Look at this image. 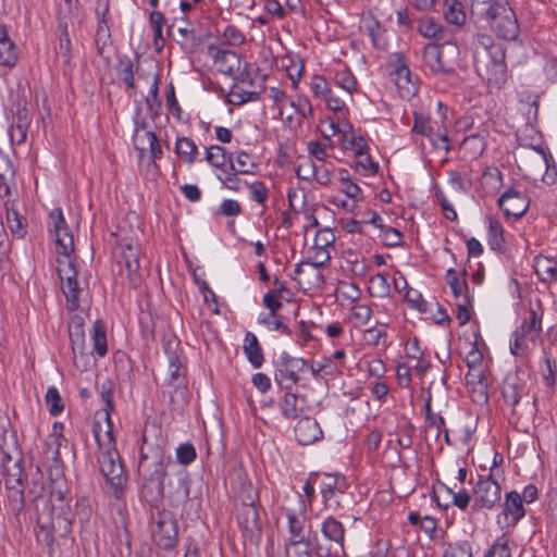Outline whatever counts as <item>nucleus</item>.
I'll return each instance as SVG.
<instances>
[{"label":"nucleus","mask_w":557,"mask_h":557,"mask_svg":"<svg viewBox=\"0 0 557 557\" xmlns=\"http://www.w3.org/2000/svg\"><path fill=\"white\" fill-rule=\"evenodd\" d=\"M101 398L104 403L103 411L100 413L103 419L95 421L92 432L98 445V463L100 471L106 478L108 484L112 488L114 495L120 497L123 494L127 478L116 450L115 437L113 435V424L110 417L111 411L114 409L112 398V384L110 381L101 385Z\"/></svg>","instance_id":"obj_1"},{"label":"nucleus","mask_w":557,"mask_h":557,"mask_svg":"<svg viewBox=\"0 0 557 557\" xmlns=\"http://www.w3.org/2000/svg\"><path fill=\"white\" fill-rule=\"evenodd\" d=\"M473 63L476 72L490 84L502 85L507 78L505 52L488 35L479 34L473 41Z\"/></svg>","instance_id":"obj_2"},{"label":"nucleus","mask_w":557,"mask_h":557,"mask_svg":"<svg viewBox=\"0 0 557 557\" xmlns=\"http://www.w3.org/2000/svg\"><path fill=\"white\" fill-rule=\"evenodd\" d=\"M475 15L484 20L499 38L508 41L518 38L520 26L507 0H496Z\"/></svg>","instance_id":"obj_3"},{"label":"nucleus","mask_w":557,"mask_h":557,"mask_svg":"<svg viewBox=\"0 0 557 557\" xmlns=\"http://www.w3.org/2000/svg\"><path fill=\"white\" fill-rule=\"evenodd\" d=\"M171 457L166 456L159 446H150L140 450L138 472L144 481L145 488L154 490L158 494L163 492V482Z\"/></svg>","instance_id":"obj_4"},{"label":"nucleus","mask_w":557,"mask_h":557,"mask_svg":"<svg viewBox=\"0 0 557 557\" xmlns=\"http://www.w3.org/2000/svg\"><path fill=\"white\" fill-rule=\"evenodd\" d=\"M121 260H120V275L127 280L131 288H139L144 282L141 268L139 263L140 250L139 246L133 239H122Z\"/></svg>","instance_id":"obj_5"},{"label":"nucleus","mask_w":557,"mask_h":557,"mask_svg":"<svg viewBox=\"0 0 557 557\" xmlns=\"http://www.w3.org/2000/svg\"><path fill=\"white\" fill-rule=\"evenodd\" d=\"M165 352L169 360V379L165 384L169 388H173L172 401L178 397L182 403H185L188 393L186 359L182 355V350H165ZM170 392L172 393V391Z\"/></svg>","instance_id":"obj_6"},{"label":"nucleus","mask_w":557,"mask_h":557,"mask_svg":"<svg viewBox=\"0 0 557 557\" xmlns=\"http://www.w3.org/2000/svg\"><path fill=\"white\" fill-rule=\"evenodd\" d=\"M456 51L457 47L447 41L442 45L429 44L423 49V63L435 74L450 75L455 73V61L449 59L448 54Z\"/></svg>","instance_id":"obj_7"},{"label":"nucleus","mask_w":557,"mask_h":557,"mask_svg":"<svg viewBox=\"0 0 557 557\" xmlns=\"http://www.w3.org/2000/svg\"><path fill=\"white\" fill-rule=\"evenodd\" d=\"M58 275L62 282V293L65 297L66 309L75 312L81 308V299L84 289L79 286L78 270L74 260H67L65 267L58 269Z\"/></svg>","instance_id":"obj_8"},{"label":"nucleus","mask_w":557,"mask_h":557,"mask_svg":"<svg viewBox=\"0 0 557 557\" xmlns=\"http://www.w3.org/2000/svg\"><path fill=\"white\" fill-rule=\"evenodd\" d=\"M542 332V313L531 308L528 317L524 318L522 324L513 333L515 348H529L543 344L541 339ZM512 342H510V345Z\"/></svg>","instance_id":"obj_9"},{"label":"nucleus","mask_w":557,"mask_h":557,"mask_svg":"<svg viewBox=\"0 0 557 557\" xmlns=\"http://www.w3.org/2000/svg\"><path fill=\"white\" fill-rule=\"evenodd\" d=\"M152 520V535L157 545L163 549L173 548L177 541V523L172 513L158 512Z\"/></svg>","instance_id":"obj_10"},{"label":"nucleus","mask_w":557,"mask_h":557,"mask_svg":"<svg viewBox=\"0 0 557 557\" xmlns=\"http://www.w3.org/2000/svg\"><path fill=\"white\" fill-rule=\"evenodd\" d=\"M474 507L492 509L499 503L502 488L493 473L480 476L473 487Z\"/></svg>","instance_id":"obj_11"},{"label":"nucleus","mask_w":557,"mask_h":557,"mask_svg":"<svg viewBox=\"0 0 557 557\" xmlns=\"http://www.w3.org/2000/svg\"><path fill=\"white\" fill-rule=\"evenodd\" d=\"M321 532L326 541L330 542V547L323 549L321 546H317L314 553L317 557H329L331 555L332 547L335 548V554L344 552L345 542V528L341 521L332 516H329L322 521Z\"/></svg>","instance_id":"obj_12"},{"label":"nucleus","mask_w":557,"mask_h":557,"mask_svg":"<svg viewBox=\"0 0 557 557\" xmlns=\"http://www.w3.org/2000/svg\"><path fill=\"white\" fill-rule=\"evenodd\" d=\"M347 490L346 479L339 474H324L320 492L326 508L337 510L342 506V497Z\"/></svg>","instance_id":"obj_13"},{"label":"nucleus","mask_w":557,"mask_h":557,"mask_svg":"<svg viewBox=\"0 0 557 557\" xmlns=\"http://www.w3.org/2000/svg\"><path fill=\"white\" fill-rule=\"evenodd\" d=\"M307 369V362L302 358L290 357L283 352L276 363L275 380L278 385L284 386L287 383L293 385L300 380V374Z\"/></svg>","instance_id":"obj_14"},{"label":"nucleus","mask_w":557,"mask_h":557,"mask_svg":"<svg viewBox=\"0 0 557 557\" xmlns=\"http://www.w3.org/2000/svg\"><path fill=\"white\" fill-rule=\"evenodd\" d=\"M237 520L244 536L251 543L259 542L262 532V519L259 508L253 502L242 506Z\"/></svg>","instance_id":"obj_15"},{"label":"nucleus","mask_w":557,"mask_h":557,"mask_svg":"<svg viewBox=\"0 0 557 557\" xmlns=\"http://www.w3.org/2000/svg\"><path fill=\"white\" fill-rule=\"evenodd\" d=\"M498 206L507 218L518 219L527 212L529 199L521 190L510 187L499 197Z\"/></svg>","instance_id":"obj_16"},{"label":"nucleus","mask_w":557,"mask_h":557,"mask_svg":"<svg viewBox=\"0 0 557 557\" xmlns=\"http://www.w3.org/2000/svg\"><path fill=\"white\" fill-rule=\"evenodd\" d=\"M345 356V350H334L329 356L315 355L311 361L310 370L315 376H333L341 370Z\"/></svg>","instance_id":"obj_17"},{"label":"nucleus","mask_w":557,"mask_h":557,"mask_svg":"<svg viewBox=\"0 0 557 557\" xmlns=\"http://www.w3.org/2000/svg\"><path fill=\"white\" fill-rule=\"evenodd\" d=\"M502 515L506 528H513L525 516L522 497L518 492L506 494Z\"/></svg>","instance_id":"obj_18"},{"label":"nucleus","mask_w":557,"mask_h":557,"mask_svg":"<svg viewBox=\"0 0 557 557\" xmlns=\"http://www.w3.org/2000/svg\"><path fill=\"white\" fill-rule=\"evenodd\" d=\"M322 430L313 418H302L295 426V436L302 446L313 444L322 437Z\"/></svg>","instance_id":"obj_19"},{"label":"nucleus","mask_w":557,"mask_h":557,"mask_svg":"<svg viewBox=\"0 0 557 557\" xmlns=\"http://www.w3.org/2000/svg\"><path fill=\"white\" fill-rule=\"evenodd\" d=\"M58 428L61 429L62 424L55 422L53 424V433L46 438L42 450L45 463L49 467H54L57 471L61 463L60 446L62 442V435L57 432Z\"/></svg>","instance_id":"obj_20"},{"label":"nucleus","mask_w":557,"mask_h":557,"mask_svg":"<svg viewBox=\"0 0 557 557\" xmlns=\"http://www.w3.org/2000/svg\"><path fill=\"white\" fill-rule=\"evenodd\" d=\"M176 28L180 35V39H176L181 46L195 47L199 44L196 38V33L193 24L185 16L174 17L172 23L168 26V34L171 35L172 30Z\"/></svg>","instance_id":"obj_21"},{"label":"nucleus","mask_w":557,"mask_h":557,"mask_svg":"<svg viewBox=\"0 0 557 557\" xmlns=\"http://www.w3.org/2000/svg\"><path fill=\"white\" fill-rule=\"evenodd\" d=\"M209 54L213 58L214 62L220 65V71L225 74H233L238 70L239 58L238 55L228 50H223L210 45L208 48Z\"/></svg>","instance_id":"obj_22"},{"label":"nucleus","mask_w":557,"mask_h":557,"mask_svg":"<svg viewBox=\"0 0 557 557\" xmlns=\"http://www.w3.org/2000/svg\"><path fill=\"white\" fill-rule=\"evenodd\" d=\"M145 137L149 141V158L146 166V173L147 175H150L152 178H154L160 173V166L157 164V160L162 158L163 150L161 143L154 132L147 131L145 133Z\"/></svg>","instance_id":"obj_23"},{"label":"nucleus","mask_w":557,"mask_h":557,"mask_svg":"<svg viewBox=\"0 0 557 557\" xmlns=\"http://www.w3.org/2000/svg\"><path fill=\"white\" fill-rule=\"evenodd\" d=\"M282 387L285 388L286 392L280 403L281 412L285 419L294 420L302 412L304 399L289 392L290 385L286 384Z\"/></svg>","instance_id":"obj_24"},{"label":"nucleus","mask_w":557,"mask_h":557,"mask_svg":"<svg viewBox=\"0 0 557 557\" xmlns=\"http://www.w3.org/2000/svg\"><path fill=\"white\" fill-rule=\"evenodd\" d=\"M533 268L541 282H557V260L539 255L534 258Z\"/></svg>","instance_id":"obj_25"},{"label":"nucleus","mask_w":557,"mask_h":557,"mask_svg":"<svg viewBox=\"0 0 557 557\" xmlns=\"http://www.w3.org/2000/svg\"><path fill=\"white\" fill-rule=\"evenodd\" d=\"M502 394L505 401L515 407L525 394V386L517 375H508L504 382Z\"/></svg>","instance_id":"obj_26"},{"label":"nucleus","mask_w":557,"mask_h":557,"mask_svg":"<svg viewBox=\"0 0 557 557\" xmlns=\"http://www.w3.org/2000/svg\"><path fill=\"white\" fill-rule=\"evenodd\" d=\"M412 115L413 124L411 132L426 137L431 143L436 133V124H441V121L432 120L430 116L417 111H414Z\"/></svg>","instance_id":"obj_27"},{"label":"nucleus","mask_w":557,"mask_h":557,"mask_svg":"<svg viewBox=\"0 0 557 557\" xmlns=\"http://www.w3.org/2000/svg\"><path fill=\"white\" fill-rule=\"evenodd\" d=\"M443 14L449 24L461 26L466 22L463 4L459 0H445Z\"/></svg>","instance_id":"obj_28"},{"label":"nucleus","mask_w":557,"mask_h":557,"mask_svg":"<svg viewBox=\"0 0 557 557\" xmlns=\"http://www.w3.org/2000/svg\"><path fill=\"white\" fill-rule=\"evenodd\" d=\"M437 107L438 111L442 114V121L441 124H436V133L435 136L433 137V140L431 141V145L433 146V148L443 149L446 153H448L451 150V147L449 145L448 131L443 121L445 115L442 112V110L447 111V107L444 106L442 102H438Z\"/></svg>","instance_id":"obj_29"},{"label":"nucleus","mask_w":557,"mask_h":557,"mask_svg":"<svg viewBox=\"0 0 557 557\" xmlns=\"http://www.w3.org/2000/svg\"><path fill=\"white\" fill-rule=\"evenodd\" d=\"M488 245L492 250L495 251H504L505 249V238H504V228L500 222L493 218L488 216Z\"/></svg>","instance_id":"obj_30"},{"label":"nucleus","mask_w":557,"mask_h":557,"mask_svg":"<svg viewBox=\"0 0 557 557\" xmlns=\"http://www.w3.org/2000/svg\"><path fill=\"white\" fill-rule=\"evenodd\" d=\"M175 152L184 162L191 164L196 161L198 147L194 140L188 137H177Z\"/></svg>","instance_id":"obj_31"},{"label":"nucleus","mask_w":557,"mask_h":557,"mask_svg":"<svg viewBox=\"0 0 557 557\" xmlns=\"http://www.w3.org/2000/svg\"><path fill=\"white\" fill-rule=\"evenodd\" d=\"M288 539L286 542L307 539L304 533L305 519L293 510H286Z\"/></svg>","instance_id":"obj_32"},{"label":"nucleus","mask_w":557,"mask_h":557,"mask_svg":"<svg viewBox=\"0 0 557 557\" xmlns=\"http://www.w3.org/2000/svg\"><path fill=\"white\" fill-rule=\"evenodd\" d=\"M393 81L395 82L398 89L404 91V96L409 97L416 95L418 87L416 82L412 81L411 72L408 65L404 71H398L392 75Z\"/></svg>","instance_id":"obj_33"},{"label":"nucleus","mask_w":557,"mask_h":557,"mask_svg":"<svg viewBox=\"0 0 557 557\" xmlns=\"http://www.w3.org/2000/svg\"><path fill=\"white\" fill-rule=\"evenodd\" d=\"M69 336L71 339V348H84L85 331L83 318L75 315L69 324Z\"/></svg>","instance_id":"obj_34"},{"label":"nucleus","mask_w":557,"mask_h":557,"mask_svg":"<svg viewBox=\"0 0 557 557\" xmlns=\"http://www.w3.org/2000/svg\"><path fill=\"white\" fill-rule=\"evenodd\" d=\"M264 90V86H261L260 90H244L237 86H234L230 92V103L233 106H243L247 102H253L260 99L261 92Z\"/></svg>","instance_id":"obj_35"},{"label":"nucleus","mask_w":557,"mask_h":557,"mask_svg":"<svg viewBox=\"0 0 557 557\" xmlns=\"http://www.w3.org/2000/svg\"><path fill=\"white\" fill-rule=\"evenodd\" d=\"M286 557H312L313 550L309 539L285 542Z\"/></svg>","instance_id":"obj_36"},{"label":"nucleus","mask_w":557,"mask_h":557,"mask_svg":"<svg viewBox=\"0 0 557 557\" xmlns=\"http://www.w3.org/2000/svg\"><path fill=\"white\" fill-rule=\"evenodd\" d=\"M53 235L55 237L57 252L71 260L70 257L74 252V242L70 227L67 226L64 231L57 232Z\"/></svg>","instance_id":"obj_37"},{"label":"nucleus","mask_w":557,"mask_h":557,"mask_svg":"<svg viewBox=\"0 0 557 557\" xmlns=\"http://www.w3.org/2000/svg\"><path fill=\"white\" fill-rule=\"evenodd\" d=\"M120 79L126 85L128 89H135L134 64L128 57L119 60L116 67Z\"/></svg>","instance_id":"obj_38"},{"label":"nucleus","mask_w":557,"mask_h":557,"mask_svg":"<svg viewBox=\"0 0 557 557\" xmlns=\"http://www.w3.org/2000/svg\"><path fill=\"white\" fill-rule=\"evenodd\" d=\"M159 83L160 76L159 74H156L153 77L152 85L149 89L148 96L146 98V103L148 106V109L151 111L153 120L160 115L162 107V101L159 97Z\"/></svg>","instance_id":"obj_39"},{"label":"nucleus","mask_w":557,"mask_h":557,"mask_svg":"<svg viewBox=\"0 0 557 557\" xmlns=\"http://www.w3.org/2000/svg\"><path fill=\"white\" fill-rule=\"evenodd\" d=\"M419 33L426 38H443L444 27L433 18H422L418 25Z\"/></svg>","instance_id":"obj_40"},{"label":"nucleus","mask_w":557,"mask_h":557,"mask_svg":"<svg viewBox=\"0 0 557 557\" xmlns=\"http://www.w3.org/2000/svg\"><path fill=\"white\" fill-rule=\"evenodd\" d=\"M228 154L225 148L219 145H213L207 149L206 160L214 168L223 170L226 161H228Z\"/></svg>","instance_id":"obj_41"},{"label":"nucleus","mask_w":557,"mask_h":557,"mask_svg":"<svg viewBox=\"0 0 557 557\" xmlns=\"http://www.w3.org/2000/svg\"><path fill=\"white\" fill-rule=\"evenodd\" d=\"M509 542L507 534L498 536L486 552L485 557H512Z\"/></svg>","instance_id":"obj_42"},{"label":"nucleus","mask_w":557,"mask_h":557,"mask_svg":"<svg viewBox=\"0 0 557 557\" xmlns=\"http://www.w3.org/2000/svg\"><path fill=\"white\" fill-rule=\"evenodd\" d=\"M45 401L48 407L49 413L53 417L59 416L64 410L62 397L57 387L50 386L47 389Z\"/></svg>","instance_id":"obj_43"},{"label":"nucleus","mask_w":557,"mask_h":557,"mask_svg":"<svg viewBox=\"0 0 557 557\" xmlns=\"http://www.w3.org/2000/svg\"><path fill=\"white\" fill-rule=\"evenodd\" d=\"M18 60V51L14 41L0 42V65L13 67Z\"/></svg>","instance_id":"obj_44"},{"label":"nucleus","mask_w":557,"mask_h":557,"mask_svg":"<svg viewBox=\"0 0 557 557\" xmlns=\"http://www.w3.org/2000/svg\"><path fill=\"white\" fill-rule=\"evenodd\" d=\"M462 275H463V278L460 280L457 275L456 270L453 268L448 269L446 272L447 284L449 285L455 298L460 297L462 295L463 290L468 292V284L465 278V276L467 275L466 270L462 271Z\"/></svg>","instance_id":"obj_45"},{"label":"nucleus","mask_w":557,"mask_h":557,"mask_svg":"<svg viewBox=\"0 0 557 557\" xmlns=\"http://www.w3.org/2000/svg\"><path fill=\"white\" fill-rule=\"evenodd\" d=\"M356 171H360L363 175H367L368 173H376L379 170V163L374 162L367 151H356Z\"/></svg>","instance_id":"obj_46"},{"label":"nucleus","mask_w":557,"mask_h":557,"mask_svg":"<svg viewBox=\"0 0 557 557\" xmlns=\"http://www.w3.org/2000/svg\"><path fill=\"white\" fill-rule=\"evenodd\" d=\"M250 154L245 151H239L236 157V164L233 161V154H228L230 169L240 174L252 173L247 166L255 168V163L250 160Z\"/></svg>","instance_id":"obj_47"},{"label":"nucleus","mask_w":557,"mask_h":557,"mask_svg":"<svg viewBox=\"0 0 557 557\" xmlns=\"http://www.w3.org/2000/svg\"><path fill=\"white\" fill-rule=\"evenodd\" d=\"M425 409H426L425 418H426V422H428L429 426L434 428L436 430V437H438L441 432L444 431L445 440H446V442H448V431L445 429L444 418L442 416L435 414L432 411L429 403L426 404Z\"/></svg>","instance_id":"obj_48"},{"label":"nucleus","mask_w":557,"mask_h":557,"mask_svg":"<svg viewBox=\"0 0 557 557\" xmlns=\"http://www.w3.org/2000/svg\"><path fill=\"white\" fill-rule=\"evenodd\" d=\"M336 84L349 94H352L357 89V81L352 73L345 69L339 71L335 75Z\"/></svg>","instance_id":"obj_49"},{"label":"nucleus","mask_w":557,"mask_h":557,"mask_svg":"<svg viewBox=\"0 0 557 557\" xmlns=\"http://www.w3.org/2000/svg\"><path fill=\"white\" fill-rule=\"evenodd\" d=\"M94 348H108L107 329L101 320H97L91 330Z\"/></svg>","instance_id":"obj_50"},{"label":"nucleus","mask_w":557,"mask_h":557,"mask_svg":"<svg viewBox=\"0 0 557 557\" xmlns=\"http://www.w3.org/2000/svg\"><path fill=\"white\" fill-rule=\"evenodd\" d=\"M313 251L312 256L305 259L307 265H312L315 269L325 267L331 260L329 250L324 248H311Z\"/></svg>","instance_id":"obj_51"},{"label":"nucleus","mask_w":557,"mask_h":557,"mask_svg":"<svg viewBox=\"0 0 557 557\" xmlns=\"http://www.w3.org/2000/svg\"><path fill=\"white\" fill-rule=\"evenodd\" d=\"M67 223L61 208L53 209L49 214L48 230L51 234L62 232L67 227Z\"/></svg>","instance_id":"obj_52"},{"label":"nucleus","mask_w":557,"mask_h":557,"mask_svg":"<svg viewBox=\"0 0 557 557\" xmlns=\"http://www.w3.org/2000/svg\"><path fill=\"white\" fill-rule=\"evenodd\" d=\"M539 151L543 156V162L545 164L546 171L543 174L542 181L546 185H554L557 181V166L555 164H550L554 162L552 154H547L543 149H539Z\"/></svg>","instance_id":"obj_53"},{"label":"nucleus","mask_w":557,"mask_h":557,"mask_svg":"<svg viewBox=\"0 0 557 557\" xmlns=\"http://www.w3.org/2000/svg\"><path fill=\"white\" fill-rule=\"evenodd\" d=\"M381 232V238L386 247L393 248L403 244V234L397 228L385 226Z\"/></svg>","instance_id":"obj_54"},{"label":"nucleus","mask_w":557,"mask_h":557,"mask_svg":"<svg viewBox=\"0 0 557 557\" xmlns=\"http://www.w3.org/2000/svg\"><path fill=\"white\" fill-rule=\"evenodd\" d=\"M14 177L13 164L8 156L0 150V182L5 186V191H9L7 182Z\"/></svg>","instance_id":"obj_55"},{"label":"nucleus","mask_w":557,"mask_h":557,"mask_svg":"<svg viewBox=\"0 0 557 557\" xmlns=\"http://www.w3.org/2000/svg\"><path fill=\"white\" fill-rule=\"evenodd\" d=\"M470 386V396L473 403L485 405L488 401V383L468 384Z\"/></svg>","instance_id":"obj_56"},{"label":"nucleus","mask_w":557,"mask_h":557,"mask_svg":"<svg viewBox=\"0 0 557 557\" xmlns=\"http://www.w3.org/2000/svg\"><path fill=\"white\" fill-rule=\"evenodd\" d=\"M462 148L465 150L471 149L470 157L478 158L485 148L484 140L479 135H471L463 139L462 141Z\"/></svg>","instance_id":"obj_57"},{"label":"nucleus","mask_w":557,"mask_h":557,"mask_svg":"<svg viewBox=\"0 0 557 557\" xmlns=\"http://www.w3.org/2000/svg\"><path fill=\"white\" fill-rule=\"evenodd\" d=\"M197 457L196 449L194 445L189 443H184L178 445L176 448V458L177 461L182 465L191 463Z\"/></svg>","instance_id":"obj_58"},{"label":"nucleus","mask_w":557,"mask_h":557,"mask_svg":"<svg viewBox=\"0 0 557 557\" xmlns=\"http://www.w3.org/2000/svg\"><path fill=\"white\" fill-rule=\"evenodd\" d=\"M368 30L373 46L383 49L386 46L384 37L385 29L380 25L377 21H373L368 25Z\"/></svg>","instance_id":"obj_59"},{"label":"nucleus","mask_w":557,"mask_h":557,"mask_svg":"<svg viewBox=\"0 0 557 557\" xmlns=\"http://www.w3.org/2000/svg\"><path fill=\"white\" fill-rule=\"evenodd\" d=\"M334 242L335 235L333 231L329 227H325L317 232L313 248H324L327 250L330 246H333Z\"/></svg>","instance_id":"obj_60"},{"label":"nucleus","mask_w":557,"mask_h":557,"mask_svg":"<svg viewBox=\"0 0 557 557\" xmlns=\"http://www.w3.org/2000/svg\"><path fill=\"white\" fill-rule=\"evenodd\" d=\"M223 37L230 46H239L245 42V34L235 25H227Z\"/></svg>","instance_id":"obj_61"},{"label":"nucleus","mask_w":557,"mask_h":557,"mask_svg":"<svg viewBox=\"0 0 557 557\" xmlns=\"http://www.w3.org/2000/svg\"><path fill=\"white\" fill-rule=\"evenodd\" d=\"M405 299L411 306V308L421 312H426L428 302L422 298L421 293L417 289L409 287L406 290Z\"/></svg>","instance_id":"obj_62"},{"label":"nucleus","mask_w":557,"mask_h":557,"mask_svg":"<svg viewBox=\"0 0 557 557\" xmlns=\"http://www.w3.org/2000/svg\"><path fill=\"white\" fill-rule=\"evenodd\" d=\"M434 198L436 202L441 206L445 218L449 221H455L457 219V212L455 211L454 207L448 201L442 189H437L435 191Z\"/></svg>","instance_id":"obj_63"},{"label":"nucleus","mask_w":557,"mask_h":557,"mask_svg":"<svg viewBox=\"0 0 557 557\" xmlns=\"http://www.w3.org/2000/svg\"><path fill=\"white\" fill-rule=\"evenodd\" d=\"M310 89L315 97H326L332 90L326 79L321 75H314L310 83Z\"/></svg>","instance_id":"obj_64"}]
</instances>
